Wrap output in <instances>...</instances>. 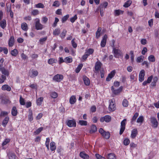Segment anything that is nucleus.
Segmentation results:
<instances>
[{"label":"nucleus","mask_w":159,"mask_h":159,"mask_svg":"<svg viewBox=\"0 0 159 159\" xmlns=\"http://www.w3.org/2000/svg\"><path fill=\"white\" fill-rule=\"evenodd\" d=\"M112 52L115 58H119L120 57H123L122 53L119 49H116L115 48H113Z\"/></svg>","instance_id":"nucleus-1"},{"label":"nucleus","mask_w":159,"mask_h":159,"mask_svg":"<svg viewBox=\"0 0 159 159\" xmlns=\"http://www.w3.org/2000/svg\"><path fill=\"white\" fill-rule=\"evenodd\" d=\"M123 89V87L122 86H120L119 89H114L113 86L111 87V89L113 95H114V96L119 95L122 91Z\"/></svg>","instance_id":"nucleus-2"},{"label":"nucleus","mask_w":159,"mask_h":159,"mask_svg":"<svg viewBox=\"0 0 159 159\" xmlns=\"http://www.w3.org/2000/svg\"><path fill=\"white\" fill-rule=\"evenodd\" d=\"M126 119H124L121 122L120 128V130L119 134L121 135L125 131V129Z\"/></svg>","instance_id":"nucleus-3"},{"label":"nucleus","mask_w":159,"mask_h":159,"mask_svg":"<svg viewBox=\"0 0 159 159\" xmlns=\"http://www.w3.org/2000/svg\"><path fill=\"white\" fill-rule=\"evenodd\" d=\"M35 28L37 30H42L43 28V26L40 23V20L38 18L35 19Z\"/></svg>","instance_id":"nucleus-4"},{"label":"nucleus","mask_w":159,"mask_h":159,"mask_svg":"<svg viewBox=\"0 0 159 159\" xmlns=\"http://www.w3.org/2000/svg\"><path fill=\"white\" fill-rule=\"evenodd\" d=\"M64 76L62 75L57 74L54 76L52 80L56 82H61Z\"/></svg>","instance_id":"nucleus-5"},{"label":"nucleus","mask_w":159,"mask_h":159,"mask_svg":"<svg viewBox=\"0 0 159 159\" xmlns=\"http://www.w3.org/2000/svg\"><path fill=\"white\" fill-rule=\"evenodd\" d=\"M111 120V116L108 115H106L102 117L100 119V121L102 123L104 121L108 123L110 122Z\"/></svg>","instance_id":"nucleus-6"},{"label":"nucleus","mask_w":159,"mask_h":159,"mask_svg":"<svg viewBox=\"0 0 159 159\" xmlns=\"http://www.w3.org/2000/svg\"><path fill=\"white\" fill-rule=\"evenodd\" d=\"M150 120L153 128H155L158 127V122L155 117H151L150 118Z\"/></svg>","instance_id":"nucleus-7"},{"label":"nucleus","mask_w":159,"mask_h":159,"mask_svg":"<svg viewBox=\"0 0 159 159\" xmlns=\"http://www.w3.org/2000/svg\"><path fill=\"white\" fill-rule=\"evenodd\" d=\"M66 125L69 127H75L76 126V122L75 120H68L66 122Z\"/></svg>","instance_id":"nucleus-8"},{"label":"nucleus","mask_w":159,"mask_h":159,"mask_svg":"<svg viewBox=\"0 0 159 159\" xmlns=\"http://www.w3.org/2000/svg\"><path fill=\"white\" fill-rule=\"evenodd\" d=\"M114 99H112L110 102L109 106V109L110 111H113L116 109L115 103L113 101Z\"/></svg>","instance_id":"nucleus-9"},{"label":"nucleus","mask_w":159,"mask_h":159,"mask_svg":"<svg viewBox=\"0 0 159 159\" xmlns=\"http://www.w3.org/2000/svg\"><path fill=\"white\" fill-rule=\"evenodd\" d=\"M116 73V72L115 70H112L109 74H108V76L106 78V81L108 82L110 81L111 79L114 77Z\"/></svg>","instance_id":"nucleus-10"},{"label":"nucleus","mask_w":159,"mask_h":159,"mask_svg":"<svg viewBox=\"0 0 159 159\" xmlns=\"http://www.w3.org/2000/svg\"><path fill=\"white\" fill-rule=\"evenodd\" d=\"M107 35L106 34H105L101 42L100 45L102 47L104 48L105 47L107 43Z\"/></svg>","instance_id":"nucleus-11"},{"label":"nucleus","mask_w":159,"mask_h":159,"mask_svg":"<svg viewBox=\"0 0 159 159\" xmlns=\"http://www.w3.org/2000/svg\"><path fill=\"white\" fill-rule=\"evenodd\" d=\"M145 71L144 70H141L139 74V80L140 82H142L144 80Z\"/></svg>","instance_id":"nucleus-12"},{"label":"nucleus","mask_w":159,"mask_h":159,"mask_svg":"<svg viewBox=\"0 0 159 159\" xmlns=\"http://www.w3.org/2000/svg\"><path fill=\"white\" fill-rule=\"evenodd\" d=\"M39 73L37 70H34V69L31 70L30 72V77L32 78H34L38 76Z\"/></svg>","instance_id":"nucleus-13"},{"label":"nucleus","mask_w":159,"mask_h":159,"mask_svg":"<svg viewBox=\"0 0 159 159\" xmlns=\"http://www.w3.org/2000/svg\"><path fill=\"white\" fill-rule=\"evenodd\" d=\"M15 39L13 36H11L8 40V44L9 47H12L14 45Z\"/></svg>","instance_id":"nucleus-14"},{"label":"nucleus","mask_w":159,"mask_h":159,"mask_svg":"<svg viewBox=\"0 0 159 159\" xmlns=\"http://www.w3.org/2000/svg\"><path fill=\"white\" fill-rule=\"evenodd\" d=\"M0 71L2 73V75H5L6 77L7 76L8 77L9 75V72L8 70L5 69L4 68L0 70Z\"/></svg>","instance_id":"nucleus-15"},{"label":"nucleus","mask_w":159,"mask_h":159,"mask_svg":"<svg viewBox=\"0 0 159 159\" xmlns=\"http://www.w3.org/2000/svg\"><path fill=\"white\" fill-rule=\"evenodd\" d=\"M84 84L86 86H89L90 84V80L85 75L83 76V78Z\"/></svg>","instance_id":"nucleus-16"},{"label":"nucleus","mask_w":159,"mask_h":159,"mask_svg":"<svg viewBox=\"0 0 159 159\" xmlns=\"http://www.w3.org/2000/svg\"><path fill=\"white\" fill-rule=\"evenodd\" d=\"M79 155L81 157L84 159H89V156L84 151L81 152Z\"/></svg>","instance_id":"nucleus-17"},{"label":"nucleus","mask_w":159,"mask_h":159,"mask_svg":"<svg viewBox=\"0 0 159 159\" xmlns=\"http://www.w3.org/2000/svg\"><path fill=\"white\" fill-rule=\"evenodd\" d=\"M102 64L99 61L96 62L95 64V69L96 71H98L101 68Z\"/></svg>","instance_id":"nucleus-18"},{"label":"nucleus","mask_w":159,"mask_h":159,"mask_svg":"<svg viewBox=\"0 0 159 159\" xmlns=\"http://www.w3.org/2000/svg\"><path fill=\"white\" fill-rule=\"evenodd\" d=\"M9 120V118L8 116H6L4 118L2 122V125L3 127H5L6 126Z\"/></svg>","instance_id":"nucleus-19"},{"label":"nucleus","mask_w":159,"mask_h":159,"mask_svg":"<svg viewBox=\"0 0 159 159\" xmlns=\"http://www.w3.org/2000/svg\"><path fill=\"white\" fill-rule=\"evenodd\" d=\"M7 26V22L6 20L3 19L2 20H0V26L1 28L4 29Z\"/></svg>","instance_id":"nucleus-20"},{"label":"nucleus","mask_w":159,"mask_h":159,"mask_svg":"<svg viewBox=\"0 0 159 159\" xmlns=\"http://www.w3.org/2000/svg\"><path fill=\"white\" fill-rule=\"evenodd\" d=\"M1 89L2 90H7L8 92L11 91V87L8 84H4L3 85Z\"/></svg>","instance_id":"nucleus-21"},{"label":"nucleus","mask_w":159,"mask_h":159,"mask_svg":"<svg viewBox=\"0 0 159 159\" xmlns=\"http://www.w3.org/2000/svg\"><path fill=\"white\" fill-rule=\"evenodd\" d=\"M138 134V131L136 129H134L132 130L131 134V137L132 139H134Z\"/></svg>","instance_id":"nucleus-22"},{"label":"nucleus","mask_w":159,"mask_h":159,"mask_svg":"<svg viewBox=\"0 0 159 159\" xmlns=\"http://www.w3.org/2000/svg\"><path fill=\"white\" fill-rule=\"evenodd\" d=\"M76 101V96L72 95L71 96L69 99V102L71 104H73L75 103Z\"/></svg>","instance_id":"nucleus-23"},{"label":"nucleus","mask_w":159,"mask_h":159,"mask_svg":"<svg viewBox=\"0 0 159 159\" xmlns=\"http://www.w3.org/2000/svg\"><path fill=\"white\" fill-rule=\"evenodd\" d=\"M43 101V98L41 97L36 99V102L37 105L40 106L42 104V102Z\"/></svg>","instance_id":"nucleus-24"},{"label":"nucleus","mask_w":159,"mask_h":159,"mask_svg":"<svg viewBox=\"0 0 159 159\" xmlns=\"http://www.w3.org/2000/svg\"><path fill=\"white\" fill-rule=\"evenodd\" d=\"M21 27L22 29L24 31H27L28 29L27 24L25 22L22 23Z\"/></svg>","instance_id":"nucleus-25"},{"label":"nucleus","mask_w":159,"mask_h":159,"mask_svg":"<svg viewBox=\"0 0 159 159\" xmlns=\"http://www.w3.org/2000/svg\"><path fill=\"white\" fill-rule=\"evenodd\" d=\"M123 12V11L120 9L116 10L114 11V15L115 16H119L120 14H122Z\"/></svg>","instance_id":"nucleus-26"},{"label":"nucleus","mask_w":159,"mask_h":159,"mask_svg":"<svg viewBox=\"0 0 159 159\" xmlns=\"http://www.w3.org/2000/svg\"><path fill=\"white\" fill-rule=\"evenodd\" d=\"M50 150L52 151H54L56 148L55 143L54 142H52L50 143Z\"/></svg>","instance_id":"nucleus-27"},{"label":"nucleus","mask_w":159,"mask_h":159,"mask_svg":"<svg viewBox=\"0 0 159 159\" xmlns=\"http://www.w3.org/2000/svg\"><path fill=\"white\" fill-rule=\"evenodd\" d=\"M94 50L93 49L89 48L88 50H86L85 53L88 56H89L90 55L92 54Z\"/></svg>","instance_id":"nucleus-28"},{"label":"nucleus","mask_w":159,"mask_h":159,"mask_svg":"<svg viewBox=\"0 0 159 159\" xmlns=\"http://www.w3.org/2000/svg\"><path fill=\"white\" fill-rule=\"evenodd\" d=\"M11 113L12 115L13 116H16L17 115L18 112L16 107H13L11 110Z\"/></svg>","instance_id":"nucleus-29"},{"label":"nucleus","mask_w":159,"mask_h":159,"mask_svg":"<svg viewBox=\"0 0 159 159\" xmlns=\"http://www.w3.org/2000/svg\"><path fill=\"white\" fill-rule=\"evenodd\" d=\"M60 29L59 28H57L53 30V34L54 36H58L60 33Z\"/></svg>","instance_id":"nucleus-30"},{"label":"nucleus","mask_w":159,"mask_h":159,"mask_svg":"<svg viewBox=\"0 0 159 159\" xmlns=\"http://www.w3.org/2000/svg\"><path fill=\"white\" fill-rule=\"evenodd\" d=\"M139 115V114L138 112L135 113L132 117L131 120V123H132L133 122H135L137 118L138 117Z\"/></svg>","instance_id":"nucleus-31"},{"label":"nucleus","mask_w":159,"mask_h":159,"mask_svg":"<svg viewBox=\"0 0 159 159\" xmlns=\"http://www.w3.org/2000/svg\"><path fill=\"white\" fill-rule=\"evenodd\" d=\"M144 120V117L142 116H140L137 120V122L139 123L141 125L143 122Z\"/></svg>","instance_id":"nucleus-32"},{"label":"nucleus","mask_w":159,"mask_h":159,"mask_svg":"<svg viewBox=\"0 0 159 159\" xmlns=\"http://www.w3.org/2000/svg\"><path fill=\"white\" fill-rule=\"evenodd\" d=\"M97 130V128L96 126L94 125H92L91 127V129L90 133L91 134L96 132Z\"/></svg>","instance_id":"nucleus-33"},{"label":"nucleus","mask_w":159,"mask_h":159,"mask_svg":"<svg viewBox=\"0 0 159 159\" xmlns=\"http://www.w3.org/2000/svg\"><path fill=\"white\" fill-rule=\"evenodd\" d=\"M78 124L82 126H86L88 125L87 121L85 120H79L78 122Z\"/></svg>","instance_id":"nucleus-34"},{"label":"nucleus","mask_w":159,"mask_h":159,"mask_svg":"<svg viewBox=\"0 0 159 159\" xmlns=\"http://www.w3.org/2000/svg\"><path fill=\"white\" fill-rule=\"evenodd\" d=\"M107 157L108 159H116V157L115 155L113 153L108 154Z\"/></svg>","instance_id":"nucleus-35"},{"label":"nucleus","mask_w":159,"mask_h":159,"mask_svg":"<svg viewBox=\"0 0 159 159\" xmlns=\"http://www.w3.org/2000/svg\"><path fill=\"white\" fill-rule=\"evenodd\" d=\"M33 113L31 110L29 111L28 120L29 121L31 122L33 120Z\"/></svg>","instance_id":"nucleus-36"},{"label":"nucleus","mask_w":159,"mask_h":159,"mask_svg":"<svg viewBox=\"0 0 159 159\" xmlns=\"http://www.w3.org/2000/svg\"><path fill=\"white\" fill-rule=\"evenodd\" d=\"M103 137L105 139H108L109 138L110 134L109 132H105L102 135Z\"/></svg>","instance_id":"nucleus-37"},{"label":"nucleus","mask_w":159,"mask_h":159,"mask_svg":"<svg viewBox=\"0 0 159 159\" xmlns=\"http://www.w3.org/2000/svg\"><path fill=\"white\" fill-rule=\"evenodd\" d=\"M65 62L66 63H69L72 62L73 60L71 57H66L65 58Z\"/></svg>","instance_id":"nucleus-38"},{"label":"nucleus","mask_w":159,"mask_h":159,"mask_svg":"<svg viewBox=\"0 0 159 159\" xmlns=\"http://www.w3.org/2000/svg\"><path fill=\"white\" fill-rule=\"evenodd\" d=\"M9 159H16V156L14 153H10L7 154Z\"/></svg>","instance_id":"nucleus-39"},{"label":"nucleus","mask_w":159,"mask_h":159,"mask_svg":"<svg viewBox=\"0 0 159 159\" xmlns=\"http://www.w3.org/2000/svg\"><path fill=\"white\" fill-rule=\"evenodd\" d=\"M57 61V60L55 58H51L48 60V63L49 64L53 65L52 64L56 63Z\"/></svg>","instance_id":"nucleus-40"},{"label":"nucleus","mask_w":159,"mask_h":159,"mask_svg":"<svg viewBox=\"0 0 159 159\" xmlns=\"http://www.w3.org/2000/svg\"><path fill=\"white\" fill-rule=\"evenodd\" d=\"M7 79L5 75H0V84L3 83Z\"/></svg>","instance_id":"nucleus-41"},{"label":"nucleus","mask_w":159,"mask_h":159,"mask_svg":"<svg viewBox=\"0 0 159 159\" xmlns=\"http://www.w3.org/2000/svg\"><path fill=\"white\" fill-rule=\"evenodd\" d=\"M11 53L12 56L16 57L18 53V51L16 49H14L11 51Z\"/></svg>","instance_id":"nucleus-42"},{"label":"nucleus","mask_w":159,"mask_h":159,"mask_svg":"<svg viewBox=\"0 0 159 159\" xmlns=\"http://www.w3.org/2000/svg\"><path fill=\"white\" fill-rule=\"evenodd\" d=\"M148 59L149 61L152 62H154L155 61V57L152 55H150L148 56Z\"/></svg>","instance_id":"nucleus-43"},{"label":"nucleus","mask_w":159,"mask_h":159,"mask_svg":"<svg viewBox=\"0 0 159 159\" xmlns=\"http://www.w3.org/2000/svg\"><path fill=\"white\" fill-rule=\"evenodd\" d=\"M69 17V14H66V15L63 16L61 19V21L62 23L65 22L68 19Z\"/></svg>","instance_id":"nucleus-44"},{"label":"nucleus","mask_w":159,"mask_h":159,"mask_svg":"<svg viewBox=\"0 0 159 159\" xmlns=\"http://www.w3.org/2000/svg\"><path fill=\"white\" fill-rule=\"evenodd\" d=\"M122 105L124 107H127L129 105V102L126 99H124L122 102Z\"/></svg>","instance_id":"nucleus-45"},{"label":"nucleus","mask_w":159,"mask_h":159,"mask_svg":"<svg viewBox=\"0 0 159 159\" xmlns=\"http://www.w3.org/2000/svg\"><path fill=\"white\" fill-rule=\"evenodd\" d=\"M132 2L131 0H128L125 2L123 7H128L130 5Z\"/></svg>","instance_id":"nucleus-46"},{"label":"nucleus","mask_w":159,"mask_h":159,"mask_svg":"<svg viewBox=\"0 0 159 159\" xmlns=\"http://www.w3.org/2000/svg\"><path fill=\"white\" fill-rule=\"evenodd\" d=\"M130 53L131 55L130 59L131 61L133 63L134 61V52L133 51H131L130 52Z\"/></svg>","instance_id":"nucleus-47"},{"label":"nucleus","mask_w":159,"mask_h":159,"mask_svg":"<svg viewBox=\"0 0 159 159\" xmlns=\"http://www.w3.org/2000/svg\"><path fill=\"white\" fill-rule=\"evenodd\" d=\"M83 66V65L82 64H79L75 70V71L76 73L79 72Z\"/></svg>","instance_id":"nucleus-48"},{"label":"nucleus","mask_w":159,"mask_h":159,"mask_svg":"<svg viewBox=\"0 0 159 159\" xmlns=\"http://www.w3.org/2000/svg\"><path fill=\"white\" fill-rule=\"evenodd\" d=\"M66 33L67 31L65 30H64L62 31L61 34L60 35V37L61 38V39L64 38L66 35Z\"/></svg>","instance_id":"nucleus-49"},{"label":"nucleus","mask_w":159,"mask_h":159,"mask_svg":"<svg viewBox=\"0 0 159 159\" xmlns=\"http://www.w3.org/2000/svg\"><path fill=\"white\" fill-rule=\"evenodd\" d=\"M39 13V11L37 9L33 10L31 12V14L33 16H36L38 15Z\"/></svg>","instance_id":"nucleus-50"},{"label":"nucleus","mask_w":159,"mask_h":159,"mask_svg":"<svg viewBox=\"0 0 159 159\" xmlns=\"http://www.w3.org/2000/svg\"><path fill=\"white\" fill-rule=\"evenodd\" d=\"M35 7L37 8H43L44 7V5L41 3H39L35 5Z\"/></svg>","instance_id":"nucleus-51"},{"label":"nucleus","mask_w":159,"mask_h":159,"mask_svg":"<svg viewBox=\"0 0 159 159\" xmlns=\"http://www.w3.org/2000/svg\"><path fill=\"white\" fill-rule=\"evenodd\" d=\"M19 102L20 104L21 105H24L25 104L24 99L22 98L21 95L20 96Z\"/></svg>","instance_id":"nucleus-52"},{"label":"nucleus","mask_w":159,"mask_h":159,"mask_svg":"<svg viewBox=\"0 0 159 159\" xmlns=\"http://www.w3.org/2000/svg\"><path fill=\"white\" fill-rule=\"evenodd\" d=\"M144 57L142 55L138 57H137L136 61L138 63H140L143 61Z\"/></svg>","instance_id":"nucleus-53"},{"label":"nucleus","mask_w":159,"mask_h":159,"mask_svg":"<svg viewBox=\"0 0 159 159\" xmlns=\"http://www.w3.org/2000/svg\"><path fill=\"white\" fill-rule=\"evenodd\" d=\"M43 127H40L36 129V131L34 132V133L36 134H38L43 130Z\"/></svg>","instance_id":"nucleus-54"},{"label":"nucleus","mask_w":159,"mask_h":159,"mask_svg":"<svg viewBox=\"0 0 159 159\" xmlns=\"http://www.w3.org/2000/svg\"><path fill=\"white\" fill-rule=\"evenodd\" d=\"M51 97L53 98H56L58 97L57 93L55 92H52L50 93Z\"/></svg>","instance_id":"nucleus-55"},{"label":"nucleus","mask_w":159,"mask_h":159,"mask_svg":"<svg viewBox=\"0 0 159 159\" xmlns=\"http://www.w3.org/2000/svg\"><path fill=\"white\" fill-rule=\"evenodd\" d=\"M1 101L2 103L3 104H6L8 102L9 100L8 98H2V99L1 100Z\"/></svg>","instance_id":"nucleus-56"},{"label":"nucleus","mask_w":159,"mask_h":159,"mask_svg":"<svg viewBox=\"0 0 159 159\" xmlns=\"http://www.w3.org/2000/svg\"><path fill=\"white\" fill-rule=\"evenodd\" d=\"M77 19V16L76 15H75L73 17L70 18V21L71 23H73Z\"/></svg>","instance_id":"nucleus-57"},{"label":"nucleus","mask_w":159,"mask_h":159,"mask_svg":"<svg viewBox=\"0 0 159 159\" xmlns=\"http://www.w3.org/2000/svg\"><path fill=\"white\" fill-rule=\"evenodd\" d=\"M29 86L32 89H37V85L36 83H34V84H30Z\"/></svg>","instance_id":"nucleus-58"},{"label":"nucleus","mask_w":159,"mask_h":159,"mask_svg":"<svg viewBox=\"0 0 159 159\" xmlns=\"http://www.w3.org/2000/svg\"><path fill=\"white\" fill-rule=\"evenodd\" d=\"M59 21V19L57 17H55V21L52 25V26L53 27H56L57 25V24Z\"/></svg>","instance_id":"nucleus-59"},{"label":"nucleus","mask_w":159,"mask_h":159,"mask_svg":"<svg viewBox=\"0 0 159 159\" xmlns=\"http://www.w3.org/2000/svg\"><path fill=\"white\" fill-rule=\"evenodd\" d=\"M130 143V140L129 139L127 138H125L124 139V141H123V143L124 145H125L127 146Z\"/></svg>","instance_id":"nucleus-60"},{"label":"nucleus","mask_w":159,"mask_h":159,"mask_svg":"<svg viewBox=\"0 0 159 159\" xmlns=\"http://www.w3.org/2000/svg\"><path fill=\"white\" fill-rule=\"evenodd\" d=\"M60 5V4L59 1H56L54 2L52 5V6L58 7Z\"/></svg>","instance_id":"nucleus-61"},{"label":"nucleus","mask_w":159,"mask_h":159,"mask_svg":"<svg viewBox=\"0 0 159 159\" xmlns=\"http://www.w3.org/2000/svg\"><path fill=\"white\" fill-rule=\"evenodd\" d=\"M10 141V139H6L2 143V146H4L6 145Z\"/></svg>","instance_id":"nucleus-62"},{"label":"nucleus","mask_w":159,"mask_h":159,"mask_svg":"<svg viewBox=\"0 0 159 159\" xmlns=\"http://www.w3.org/2000/svg\"><path fill=\"white\" fill-rule=\"evenodd\" d=\"M48 20V18L46 16H43L42 18V21L44 24L46 23Z\"/></svg>","instance_id":"nucleus-63"},{"label":"nucleus","mask_w":159,"mask_h":159,"mask_svg":"<svg viewBox=\"0 0 159 159\" xmlns=\"http://www.w3.org/2000/svg\"><path fill=\"white\" fill-rule=\"evenodd\" d=\"M88 56L85 53L81 59V60L82 61H84L87 60V58L88 57Z\"/></svg>","instance_id":"nucleus-64"}]
</instances>
